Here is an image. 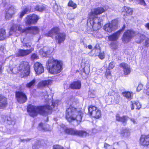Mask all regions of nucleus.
<instances>
[{
    "instance_id": "2eb2a0df",
    "label": "nucleus",
    "mask_w": 149,
    "mask_h": 149,
    "mask_svg": "<svg viewBox=\"0 0 149 149\" xmlns=\"http://www.w3.org/2000/svg\"><path fill=\"white\" fill-rule=\"evenodd\" d=\"M34 68L36 74H39L44 71V68L42 64L39 62H36L34 64Z\"/></svg>"
},
{
    "instance_id": "1a4fd4ad",
    "label": "nucleus",
    "mask_w": 149,
    "mask_h": 149,
    "mask_svg": "<svg viewBox=\"0 0 149 149\" xmlns=\"http://www.w3.org/2000/svg\"><path fill=\"white\" fill-rule=\"evenodd\" d=\"M89 114L93 117L98 118L101 116V111L96 107L90 106L88 108Z\"/></svg>"
},
{
    "instance_id": "58836bf2",
    "label": "nucleus",
    "mask_w": 149,
    "mask_h": 149,
    "mask_svg": "<svg viewBox=\"0 0 149 149\" xmlns=\"http://www.w3.org/2000/svg\"><path fill=\"white\" fill-rule=\"evenodd\" d=\"M28 11V9L26 7L20 13L19 15V17L22 18L24 16V15L26 14V13Z\"/></svg>"
},
{
    "instance_id": "864d4df0",
    "label": "nucleus",
    "mask_w": 149,
    "mask_h": 149,
    "mask_svg": "<svg viewBox=\"0 0 149 149\" xmlns=\"http://www.w3.org/2000/svg\"><path fill=\"white\" fill-rule=\"evenodd\" d=\"M42 95L44 96V98L46 99H47L48 96V95L47 91H45V92L42 93Z\"/></svg>"
},
{
    "instance_id": "393cba45",
    "label": "nucleus",
    "mask_w": 149,
    "mask_h": 149,
    "mask_svg": "<svg viewBox=\"0 0 149 149\" xmlns=\"http://www.w3.org/2000/svg\"><path fill=\"white\" fill-rule=\"evenodd\" d=\"M95 56H98L101 59H103L105 57V54L103 52H101L100 49H96L95 50Z\"/></svg>"
},
{
    "instance_id": "5fc2aeb1",
    "label": "nucleus",
    "mask_w": 149,
    "mask_h": 149,
    "mask_svg": "<svg viewBox=\"0 0 149 149\" xmlns=\"http://www.w3.org/2000/svg\"><path fill=\"white\" fill-rule=\"evenodd\" d=\"M111 47L113 49H116L118 47L117 43L116 42H113L111 44Z\"/></svg>"
},
{
    "instance_id": "e433bc0d",
    "label": "nucleus",
    "mask_w": 149,
    "mask_h": 149,
    "mask_svg": "<svg viewBox=\"0 0 149 149\" xmlns=\"http://www.w3.org/2000/svg\"><path fill=\"white\" fill-rule=\"evenodd\" d=\"M31 15L33 24L36 23L39 19L38 16L36 15Z\"/></svg>"
},
{
    "instance_id": "6ab92c4d",
    "label": "nucleus",
    "mask_w": 149,
    "mask_h": 149,
    "mask_svg": "<svg viewBox=\"0 0 149 149\" xmlns=\"http://www.w3.org/2000/svg\"><path fill=\"white\" fill-rule=\"evenodd\" d=\"M26 30L27 31V34L29 33L33 35H36L38 34L39 31V29L36 26L27 27Z\"/></svg>"
},
{
    "instance_id": "a878e982",
    "label": "nucleus",
    "mask_w": 149,
    "mask_h": 149,
    "mask_svg": "<svg viewBox=\"0 0 149 149\" xmlns=\"http://www.w3.org/2000/svg\"><path fill=\"white\" fill-rule=\"evenodd\" d=\"M130 106L131 110L134 109L135 107H136L137 109H139L141 107V105L138 101H131L130 102Z\"/></svg>"
},
{
    "instance_id": "4be33fe9",
    "label": "nucleus",
    "mask_w": 149,
    "mask_h": 149,
    "mask_svg": "<svg viewBox=\"0 0 149 149\" xmlns=\"http://www.w3.org/2000/svg\"><path fill=\"white\" fill-rule=\"evenodd\" d=\"M7 104L6 98L0 94V109H3L6 107Z\"/></svg>"
},
{
    "instance_id": "7ed1b4c3",
    "label": "nucleus",
    "mask_w": 149,
    "mask_h": 149,
    "mask_svg": "<svg viewBox=\"0 0 149 149\" xmlns=\"http://www.w3.org/2000/svg\"><path fill=\"white\" fill-rule=\"evenodd\" d=\"M83 113L80 109H77L70 104L66 111L65 118L69 122L76 120L78 124L81 120Z\"/></svg>"
},
{
    "instance_id": "423d86ee",
    "label": "nucleus",
    "mask_w": 149,
    "mask_h": 149,
    "mask_svg": "<svg viewBox=\"0 0 149 149\" xmlns=\"http://www.w3.org/2000/svg\"><path fill=\"white\" fill-rule=\"evenodd\" d=\"M21 77L29 75L30 73L29 66L28 62L22 61L19 64L18 68Z\"/></svg>"
},
{
    "instance_id": "09e8293b",
    "label": "nucleus",
    "mask_w": 149,
    "mask_h": 149,
    "mask_svg": "<svg viewBox=\"0 0 149 149\" xmlns=\"http://www.w3.org/2000/svg\"><path fill=\"white\" fill-rule=\"evenodd\" d=\"M104 147L106 149H115V148H113L110 145L107 143L104 144Z\"/></svg>"
},
{
    "instance_id": "f257e3e1",
    "label": "nucleus",
    "mask_w": 149,
    "mask_h": 149,
    "mask_svg": "<svg viewBox=\"0 0 149 149\" xmlns=\"http://www.w3.org/2000/svg\"><path fill=\"white\" fill-rule=\"evenodd\" d=\"M60 101L56 100L52 102V106L47 105L41 107H36L32 105H29L27 107V111L29 115L32 117L36 116L38 113L42 115H45L51 113L53 108L56 107L59 104Z\"/></svg>"
},
{
    "instance_id": "bf43d9fd",
    "label": "nucleus",
    "mask_w": 149,
    "mask_h": 149,
    "mask_svg": "<svg viewBox=\"0 0 149 149\" xmlns=\"http://www.w3.org/2000/svg\"><path fill=\"white\" fill-rule=\"evenodd\" d=\"M130 120L134 124H135L137 123L136 121L134 119L131 118Z\"/></svg>"
},
{
    "instance_id": "20e7f679",
    "label": "nucleus",
    "mask_w": 149,
    "mask_h": 149,
    "mask_svg": "<svg viewBox=\"0 0 149 149\" xmlns=\"http://www.w3.org/2000/svg\"><path fill=\"white\" fill-rule=\"evenodd\" d=\"M62 62L60 61L55 60L52 57L49 58L46 64L49 68V72L53 74L60 73L62 70Z\"/></svg>"
},
{
    "instance_id": "c03bdc74",
    "label": "nucleus",
    "mask_w": 149,
    "mask_h": 149,
    "mask_svg": "<svg viewBox=\"0 0 149 149\" xmlns=\"http://www.w3.org/2000/svg\"><path fill=\"white\" fill-rule=\"evenodd\" d=\"M105 76L107 79H110L111 78V73L109 70H107L105 73Z\"/></svg>"
},
{
    "instance_id": "680f3d73",
    "label": "nucleus",
    "mask_w": 149,
    "mask_h": 149,
    "mask_svg": "<svg viewBox=\"0 0 149 149\" xmlns=\"http://www.w3.org/2000/svg\"><path fill=\"white\" fill-rule=\"evenodd\" d=\"M30 140V139H23V140H22V142H24V141L27 142L28 141H29Z\"/></svg>"
},
{
    "instance_id": "7c9ffc66",
    "label": "nucleus",
    "mask_w": 149,
    "mask_h": 149,
    "mask_svg": "<svg viewBox=\"0 0 149 149\" xmlns=\"http://www.w3.org/2000/svg\"><path fill=\"white\" fill-rule=\"evenodd\" d=\"M5 30L3 29H0V40H3L6 38Z\"/></svg>"
},
{
    "instance_id": "f704fd0d",
    "label": "nucleus",
    "mask_w": 149,
    "mask_h": 149,
    "mask_svg": "<svg viewBox=\"0 0 149 149\" xmlns=\"http://www.w3.org/2000/svg\"><path fill=\"white\" fill-rule=\"evenodd\" d=\"M36 80L34 79L31 81L26 84V87L28 88H30L35 85Z\"/></svg>"
},
{
    "instance_id": "8fccbe9b",
    "label": "nucleus",
    "mask_w": 149,
    "mask_h": 149,
    "mask_svg": "<svg viewBox=\"0 0 149 149\" xmlns=\"http://www.w3.org/2000/svg\"><path fill=\"white\" fill-rule=\"evenodd\" d=\"M143 86L142 84H139L137 88V91L139 92L141 91L143 88Z\"/></svg>"
},
{
    "instance_id": "39448f33",
    "label": "nucleus",
    "mask_w": 149,
    "mask_h": 149,
    "mask_svg": "<svg viewBox=\"0 0 149 149\" xmlns=\"http://www.w3.org/2000/svg\"><path fill=\"white\" fill-rule=\"evenodd\" d=\"M59 29L57 27H54L45 34L47 36L52 37L54 34L56 35L55 38L58 43L59 44L63 42L65 40L66 35L65 33H58Z\"/></svg>"
},
{
    "instance_id": "ddd939ff",
    "label": "nucleus",
    "mask_w": 149,
    "mask_h": 149,
    "mask_svg": "<svg viewBox=\"0 0 149 149\" xmlns=\"http://www.w3.org/2000/svg\"><path fill=\"white\" fill-rule=\"evenodd\" d=\"M16 9L12 6H11L8 9L6 10V14L5 18L7 19L11 18L16 12Z\"/></svg>"
},
{
    "instance_id": "2f4dec72",
    "label": "nucleus",
    "mask_w": 149,
    "mask_h": 149,
    "mask_svg": "<svg viewBox=\"0 0 149 149\" xmlns=\"http://www.w3.org/2000/svg\"><path fill=\"white\" fill-rule=\"evenodd\" d=\"M123 11L126 12L127 14L131 15L133 13V10L131 8L127 7L124 6Z\"/></svg>"
},
{
    "instance_id": "c756f323",
    "label": "nucleus",
    "mask_w": 149,
    "mask_h": 149,
    "mask_svg": "<svg viewBox=\"0 0 149 149\" xmlns=\"http://www.w3.org/2000/svg\"><path fill=\"white\" fill-rule=\"evenodd\" d=\"M120 133L122 136L125 137H127L130 134L129 130L125 128L121 129Z\"/></svg>"
},
{
    "instance_id": "dca6fc26",
    "label": "nucleus",
    "mask_w": 149,
    "mask_h": 149,
    "mask_svg": "<svg viewBox=\"0 0 149 149\" xmlns=\"http://www.w3.org/2000/svg\"><path fill=\"white\" fill-rule=\"evenodd\" d=\"M52 52L51 50L48 47H45L39 51L40 54L43 57H46Z\"/></svg>"
},
{
    "instance_id": "37998d69",
    "label": "nucleus",
    "mask_w": 149,
    "mask_h": 149,
    "mask_svg": "<svg viewBox=\"0 0 149 149\" xmlns=\"http://www.w3.org/2000/svg\"><path fill=\"white\" fill-rule=\"evenodd\" d=\"M136 3L144 6L146 5V3L144 0H136Z\"/></svg>"
},
{
    "instance_id": "69168bd1",
    "label": "nucleus",
    "mask_w": 149,
    "mask_h": 149,
    "mask_svg": "<svg viewBox=\"0 0 149 149\" xmlns=\"http://www.w3.org/2000/svg\"><path fill=\"white\" fill-rule=\"evenodd\" d=\"M10 71L11 72H12V71H13V69L12 68V67H11L10 66Z\"/></svg>"
},
{
    "instance_id": "f03ea898",
    "label": "nucleus",
    "mask_w": 149,
    "mask_h": 149,
    "mask_svg": "<svg viewBox=\"0 0 149 149\" xmlns=\"http://www.w3.org/2000/svg\"><path fill=\"white\" fill-rule=\"evenodd\" d=\"M105 9L102 7H98L91 10L88 14L89 19L87 22V25L90 29L94 31H97L101 27V22L102 19L97 17V15L100 14L105 11Z\"/></svg>"
},
{
    "instance_id": "338daca9",
    "label": "nucleus",
    "mask_w": 149,
    "mask_h": 149,
    "mask_svg": "<svg viewBox=\"0 0 149 149\" xmlns=\"http://www.w3.org/2000/svg\"><path fill=\"white\" fill-rule=\"evenodd\" d=\"M84 47H86V48H87V45H86V44H84Z\"/></svg>"
},
{
    "instance_id": "774afa93",
    "label": "nucleus",
    "mask_w": 149,
    "mask_h": 149,
    "mask_svg": "<svg viewBox=\"0 0 149 149\" xmlns=\"http://www.w3.org/2000/svg\"><path fill=\"white\" fill-rule=\"evenodd\" d=\"M26 36H27V37H28L29 38H31V39H32V36H31V38H29L28 37V36H27H27H26Z\"/></svg>"
},
{
    "instance_id": "052dcab7",
    "label": "nucleus",
    "mask_w": 149,
    "mask_h": 149,
    "mask_svg": "<svg viewBox=\"0 0 149 149\" xmlns=\"http://www.w3.org/2000/svg\"><path fill=\"white\" fill-rule=\"evenodd\" d=\"M145 26L148 29H149V23L146 24L145 25Z\"/></svg>"
},
{
    "instance_id": "cd10ccee",
    "label": "nucleus",
    "mask_w": 149,
    "mask_h": 149,
    "mask_svg": "<svg viewBox=\"0 0 149 149\" xmlns=\"http://www.w3.org/2000/svg\"><path fill=\"white\" fill-rule=\"evenodd\" d=\"M52 83V81L50 80L42 81L38 84V86L40 87H42L51 84Z\"/></svg>"
},
{
    "instance_id": "f8f14e48",
    "label": "nucleus",
    "mask_w": 149,
    "mask_h": 149,
    "mask_svg": "<svg viewBox=\"0 0 149 149\" xmlns=\"http://www.w3.org/2000/svg\"><path fill=\"white\" fill-rule=\"evenodd\" d=\"M33 49L34 48L32 47H31V48L29 49H19L16 54V56L17 57L23 56L27 55L31 53Z\"/></svg>"
},
{
    "instance_id": "49530a36",
    "label": "nucleus",
    "mask_w": 149,
    "mask_h": 149,
    "mask_svg": "<svg viewBox=\"0 0 149 149\" xmlns=\"http://www.w3.org/2000/svg\"><path fill=\"white\" fill-rule=\"evenodd\" d=\"M2 119L1 120L2 122H4L6 119L7 121H10V117H6L5 116H3L2 117Z\"/></svg>"
},
{
    "instance_id": "473e14b6",
    "label": "nucleus",
    "mask_w": 149,
    "mask_h": 149,
    "mask_svg": "<svg viewBox=\"0 0 149 149\" xmlns=\"http://www.w3.org/2000/svg\"><path fill=\"white\" fill-rule=\"evenodd\" d=\"M25 22L27 25H29L33 24L31 15L27 16L25 18Z\"/></svg>"
},
{
    "instance_id": "5701e85b",
    "label": "nucleus",
    "mask_w": 149,
    "mask_h": 149,
    "mask_svg": "<svg viewBox=\"0 0 149 149\" xmlns=\"http://www.w3.org/2000/svg\"><path fill=\"white\" fill-rule=\"evenodd\" d=\"M128 118L127 116H123L120 117L118 114L116 115V120L117 121L122 122L123 124L126 123L128 119Z\"/></svg>"
},
{
    "instance_id": "4d7b16f0",
    "label": "nucleus",
    "mask_w": 149,
    "mask_h": 149,
    "mask_svg": "<svg viewBox=\"0 0 149 149\" xmlns=\"http://www.w3.org/2000/svg\"><path fill=\"white\" fill-rule=\"evenodd\" d=\"M93 50H93L91 52L88 53L89 55V56H93L94 55L95 56V54H94V53L93 52Z\"/></svg>"
},
{
    "instance_id": "72a5a7b5",
    "label": "nucleus",
    "mask_w": 149,
    "mask_h": 149,
    "mask_svg": "<svg viewBox=\"0 0 149 149\" xmlns=\"http://www.w3.org/2000/svg\"><path fill=\"white\" fill-rule=\"evenodd\" d=\"M123 95L127 98L131 99L132 98L133 93L130 92H125L123 93Z\"/></svg>"
},
{
    "instance_id": "c85d7f7f",
    "label": "nucleus",
    "mask_w": 149,
    "mask_h": 149,
    "mask_svg": "<svg viewBox=\"0 0 149 149\" xmlns=\"http://www.w3.org/2000/svg\"><path fill=\"white\" fill-rule=\"evenodd\" d=\"M141 40L139 42H137L138 43H140L141 42L143 41L144 39L145 40V45L146 47H148L149 46V38H147L145 36L143 35H141L140 36Z\"/></svg>"
},
{
    "instance_id": "79ce46f5",
    "label": "nucleus",
    "mask_w": 149,
    "mask_h": 149,
    "mask_svg": "<svg viewBox=\"0 0 149 149\" xmlns=\"http://www.w3.org/2000/svg\"><path fill=\"white\" fill-rule=\"evenodd\" d=\"M18 25L16 24H13L10 28V31H13L15 32H16L17 29Z\"/></svg>"
},
{
    "instance_id": "6e6552de",
    "label": "nucleus",
    "mask_w": 149,
    "mask_h": 149,
    "mask_svg": "<svg viewBox=\"0 0 149 149\" xmlns=\"http://www.w3.org/2000/svg\"><path fill=\"white\" fill-rule=\"evenodd\" d=\"M118 22L116 19L112 20L111 22L106 24L104 27V30L111 32L116 29L118 27Z\"/></svg>"
},
{
    "instance_id": "412c9836",
    "label": "nucleus",
    "mask_w": 149,
    "mask_h": 149,
    "mask_svg": "<svg viewBox=\"0 0 149 149\" xmlns=\"http://www.w3.org/2000/svg\"><path fill=\"white\" fill-rule=\"evenodd\" d=\"M31 38H29L27 36L24 38L22 42L23 46L26 48L31 47Z\"/></svg>"
},
{
    "instance_id": "a18cd8bd",
    "label": "nucleus",
    "mask_w": 149,
    "mask_h": 149,
    "mask_svg": "<svg viewBox=\"0 0 149 149\" xmlns=\"http://www.w3.org/2000/svg\"><path fill=\"white\" fill-rule=\"evenodd\" d=\"M40 143L39 141H38V143L34 144L33 146V149H38L40 147L39 144Z\"/></svg>"
},
{
    "instance_id": "de8ad7c7",
    "label": "nucleus",
    "mask_w": 149,
    "mask_h": 149,
    "mask_svg": "<svg viewBox=\"0 0 149 149\" xmlns=\"http://www.w3.org/2000/svg\"><path fill=\"white\" fill-rule=\"evenodd\" d=\"M31 58L32 60H34L38 59V56L37 54H33L31 55Z\"/></svg>"
},
{
    "instance_id": "b1692460",
    "label": "nucleus",
    "mask_w": 149,
    "mask_h": 149,
    "mask_svg": "<svg viewBox=\"0 0 149 149\" xmlns=\"http://www.w3.org/2000/svg\"><path fill=\"white\" fill-rule=\"evenodd\" d=\"M70 87L73 89H79L81 87V83L80 81H75L71 84Z\"/></svg>"
},
{
    "instance_id": "6e6d98bb",
    "label": "nucleus",
    "mask_w": 149,
    "mask_h": 149,
    "mask_svg": "<svg viewBox=\"0 0 149 149\" xmlns=\"http://www.w3.org/2000/svg\"><path fill=\"white\" fill-rule=\"evenodd\" d=\"M74 15L71 13L68 14L67 15V17L68 19L70 20H71L73 18Z\"/></svg>"
},
{
    "instance_id": "c9c22d12",
    "label": "nucleus",
    "mask_w": 149,
    "mask_h": 149,
    "mask_svg": "<svg viewBox=\"0 0 149 149\" xmlns=\"http://www.w3.org/2000/svg\"><path fill=\"white\" fill-rule=\"evenodd\" d=\"M35 9L36 10L41 12L45 10L46 8L44 6L42 5H39L36 6Z\"/></svg>"
},
{
    "instance_id": "9d476101",
    "label": "nucleus",
    "mask_w": 149,
    "mask_h": 149,
    "mask_svg": "<svg viewBox=\"0 0 149 149\" xmlns=\"http://www.w3.org/2000/svg\"><path fill=\"white\" fill-rule=\"evenodd\" d=\"M135 32L131 30H128L125 32L123 35L122 40L124 43H127L135 36Z\"/></svg>"
},
{
    "instance_id": "0e129e2a",
    "label": "nucleus",
    "mask_w": 149,
    "mask_h": 149,
    "mask_svg": "<svg viewBox=\"0 0 149 149\" xmlns=\"http://www.w3.org/2000/svg\"><path fill=\"white\" fill-rule=\"evenodd\" d=\"M88 48L89 49H91L92 48V46L91 45H89L88 46Z\"/></svg>"
},
{
    "instance_id": "9b49d317",
    "label": "nucleus",
    "mask_w": 149,
    "mask_h": 149,
    "mask_svg": "<svg viewBox=\"0 0 149 149\" xmlns=\"http://www.w3.org/2000/svg\"><path fill=\"white\" fill-rule=\"evenodd\" d=\"M16 96L17 101L20 103H24L27 100V96L23 92H17L16 93Z\"/></svg>"
},
{
    "instance_id": "bb28decb",
    "label": "nucleus",
    "mask_w": 149,
    "mask_h": 149,
    "mask_svg": "<svg viewBox=\"0 0 149 149\" xmlns=\"http://www.w3.org/2000/svg\"><path fill=\"white\" fill-rule=\"evenodd\" d=\"M39 130H42L44 131H50L51 130V128L50 127L49 125L48 124H44L40 123L39 125Z\"/></svg>"
},
{
    "instance_id": "ea45409f",
    "label": "nucleus",
    "mask_w": 149,
    "mask_h": 149,
    "mask_svg": "<svg viewBox=\"0 0 149 149\" xmlns=\"http://www.w3.org/2000/svg\"><path fill=\"white\" fill-rule=\"evenodd\" d=\"M68 6L72 7L73 9H75L77 7L76 4L74 3L72 1H69L68 3Z\"/></svg>"
},
{
    "instance_id": "f3484780",
    "label": "nucleus",
    "mask_w": 149,
    "mask_h": 149,
    "mask_svg": "<svg viewBox=\"0 0 149 149\" xmlns=\"http://www.w3.org/2000/svg\"><path fill=\"white\" fill-rule=\"evenodd\" d=\"M140 143L144 146H147L149 148V135H142L140 139Z\"/></svg>"
},
{
    "instance_id": "4468645a",
    "label": "nucleus",
    "mask_w": 149,
    "mask_h": 149,
    "mask_svg": "<svg viewBox=\"0 0 149 149\" xmlns=\"http://www.w3.org/2000/svg\"><path fill=\"white\" fill-rule=\"evenodd\" d=\"M125 27V26L124 25H123L121 29H120L117 32L113 33L112 35H109L108 37L109 40L111 41H114L117 40L120 33L124 29Z\"/></svg>"
},
{
    "instance_id": "a211bd4d",
    "label": "nucleus",
    "mask_w": 149,
    "mask_h": 149,
    "mask_svg": "<svg viewBox=\"0 0 149 149\" xmlns=\"http://www.w3.org/2000/svg\"><path fill=\"white\" fill-rule=\"evenodd\" d=\"M140 143L144 146H147L149 148V135H142L140 139Z\"/></svg>"
},
{
    "instance_id": "3c124183",
    "label": "nucleus",
    "mask_w": 149,
    "mask_h": 149,
    "mask_svg": "<svg viewBox=\"0 0 149 149\" xmlns=\"http://www.w3.org/2000/svg\"><path fill=\"white\" fill-rule=\"evenodd\" d=\"M53 149H64V148L62 146L58 145H54L53 146Z\"/></svg>"
},
{
    "instance_id": "603ef678",
    "label": "nucleus",
    "mask_w": 149,
    "mask_h": 149,
    "mask_svg": "<svg viewBox=\"0 0 149 149\" xmlns=\"http://www.w3.org/2000/svg\"><path fill=\"white\" fill-rule=\"evenodd\" d=\"M115 66V63L113 62H111L109 65V69H112Z\"/></svg>"
},
{
    "instance_id": "0eeeda50",
    "label": "nucleus",
    "mask_w": 149,
    "mask_h": 149,
    "mask_svg": "<svg viewBox=\"0 0 149 149\" xmlns=\"http://www.w3.org/2000/svg\"><path fill=\"white\" fill-rule=\"evenodd\" d=\"M67 134L79 136H85L87 135V132L84 131L78 130L76 129L66 127L64 128Z\"/></svg>"
},
{
    "instance_id": "e2e57ef3",
    "label": "nucleus",
    "mask_w": 149,
    "mask_h": 149,
    "mask_svg": "<svg viewBox=\"0 0 149 149\" xmlns=\"http://www.w3.org/2000/svg\"><path fill=\"white\" fill-rule=\"evenodd\" d=\"M2 72V66L1 65H0V73Z\"/></svg>"
},
{
    "instance_id": "13d9d810",
    "label": "nucleus",
    "mask_w": 149,
    "mask_h": 149,
    "mask_svg": "<svg viewBox=\"0 0 149 149\" xmlns=\"http://www.w3.org/2000/svg\"><path fill=\"white\" fill-rule=\"evenodd\" d=\"M147 95H149V87H147L146 89L144 91Z\"/></svg>"
},
{
    "instance_id": "aec40b11",
    "label": "nucleus",
    "mask_w": 149,
    "mask_h": 149,
    "mask_svg": "<svg viewBox=\"0 0 149 149\" xmlns=\"http://www.w3.org/2000/svg\"><path fill=\"white\" fill-rule=\"evenodd\" d=\"M120 66L123 68L125 75H127L130 73V69L127 64L124 63H122L120 64Z\"/></svg>"
},
{
    "instance_id": "a19ab883",
    "label": "nucleus",
    "mask_w": 149,
    "mask_h": 149,
    "mask_svg": "<svg viewBox=\"0 0 149 149\" xmlns=\"http://www.w3.org/2000/svg\"><path fill=\"white\" fill-rule=\"evenodd\" d=\"M60 7H58V5L56 4L53 7V10L54 11L56 12H58V13H61V10L60 9Z\"/></svg>"
},
{
    "instance_id": "4c0bfd02",
    "label": "nucleus",
    "mask_w": 149,
    "mask_h": 149,
    "mask_svg": "<svg viewBox=\"0 0 149 149\" xmlns=\"http://www.w3.org/2000/svg\"><path fill=\"white\" fill-rule=\"evenodd\" d=\"M22 26L21 25H18L17 30L22 33H24L27 34V31L26 30V28L22 29Z\"/></svg>"
}]
</instances>
